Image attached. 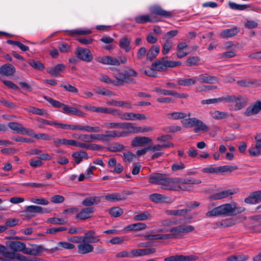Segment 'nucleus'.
I'll return each mask as SVG.
<instances>
[{
    "label": "nucleus",
    "instance_id": "nucleus-26",
    "mask_svg": "<svg viewBox=\"0 0 261 261\" xmlns=\"http://www.w3.org/2000/svg\"><path fill=\"white\" fill-rule=\"evenodd\" d=\"M165 174L153 173L148 178V182L151 184L161 185Z\"/></svg>",
    "mask_w": 261,
    "mask_h": 261
},
{
    "label": "nucleus",
    "instance_id": "nucleus-48",
    "mask_svg": "<svg viewBox=\"0 0 261 261\" xmlns=\"http://www.w3.org/2000/svg\"><path fill=\"white\" fill-rule=\"evenodd\" d=\"M150 199L154 202H163L165 201L167 197L163 194L153 193L149 196Z\"/></svg>",
    "mask_w": 261,
    "mask_h": 261
},
{
    "label": "nucleus",
    "instance_id": "nucleus-29",
    "mask_svg": "<svg viewBox=\"0 0 261 261\" xmlns=\"http://www.w3.org/2000/svg\"><path fill=\"white\" fill-rule=\"evenodd\" d=\"M65 69V66L63 64H58L54 67L48 69V72L51 76L55 77L61 76L60 72L63 71Z\"/></svg>",
    "mask_w": 261,
    "mask_h": 261
},
{
    "label": "nucleus",
    "instance_id": "nucleus-43",
    "mask_svg": "<svg viewBox=\"0 0 261 261\" xmlns=\"http://www.w3.org/2000/svg\"><path fill=\"white\" fill-rule=\"evenodd\" d=\"M59 51L62 53L67 54L71 51L72 45L62 42L59 44L58 46Z\"/></svg>",
    "mask_w": 261,
    "mask_h": 261
},
{
    "label": "nucleus",
    "instance_id": "nucleus-17",
    "mask_svg": "<svg viewBox=\"0 0 261 261\" xmlns=\"http://www.w3.org/2000/svg\"><path fill=\"white\" fill-rule=\"evenodd\" d=\"M32 248L26 247V245H24V248L21 251L24 254L37 256L42 253L43 249L41 245H32Z\"/></svg>",
    "mask_w": 261,
    "mask_h": 261
},
{
    "label": "nucleus",
    "instance_id": "nucleus-25",
    "mask_svg": "<svg viewBox=\"0 0 261 261\" xmlns=\"http://www.w3.org/2000/svg\"><path fill=\"white\" fill-rule=\"evenodd\" d=\"M66 34L71 37H74L76 35H86L91 34L92 32L90 29L83 30L82 29H76L71 30L65 31Z\"/></svg>",
    "mask_w": 261,
    "mask_h": 261
},
{
    "label": "nucleus",
    "instance_id": "nucleus-21",
    "mask_svg": "<svg viewBox=\"0 0 261 261\" xmlns=\"http://www.w3.org/2000/svg\"><path fill=\"white\" fill-rule=\"evenodd\" d=\"M152 140L147 137H136L132 141L131 145L133 147L143 146L151 143Z\"/></svg>",
    "mask_w": 261,
    "mask_h": 261
},
{
    "label": "nucleus",
    "instance_id": "nucleus-64",
    "mask_svg": "<svg viewBox=\"0 0 261 261\" xmlns=\"http://www.w3.org/2000/svg\"><path fill=\"white\" fill-rule=\"evenodd\" d=\"M17 259L19 261H41L40 259L35 257L25 256L18 254Z\"/></svg>",
    "mask_w": 261,
    "mask_h": 261
},
{
    "label": "nucleus",
    "instance_id": "nucleus-46",
    "mask_svg": "<svg viewBox=\"0 0 261 261\" xmlns=\"http://www.w3.org/2000/svg\"><path fill=\"white\" fill-rule=\"evenodd\" d=\"M125 148V147L123 145L119 143H115L108 147L107 149L111 152H116L124 150Z\"/></svg>",
    "mask_w": 261,
    "mask_h": 261
},
{
    "label": "nucleus",
    "instance_id": "nucleus-5",
    "mask_svg": "<svg viewBox=\"0 0 261 261\" xmlns=\"http://www.w3.org/2000/svg\"><path fill=\"white\" fill-rule=\"evenodd\" d=\"M182 181V180H181V178L168 177L167 175L165 174V176L163 179L162 184L161 185V187L162 189L164 190L175 191L176 189L178 188V187L176 186V184Z\"/></svg>",
    "mask_w": 261,
    "mask_h": 261
},
{
    "label": "nucleus",
    "instance_id": "nucleus-61",
    "mask_svg": "<svg viewBox=\"0 0 261 261\" xmlns=\"http://www.w3.org/2000/svg\"><path fill=\"white\" fill-rule=\"evenodd\" d=\"M169 231L172 233L174 239L180 238V233H181V232L179 225L172 227Z\"/></svg>",
    "mask_w": 261,
    "mask_h": 261
},
{
    "label": "nucleus",
    "instance_id": "nucleus-59",
    "mask_svg": "<svg viewBox=\"0 0 261 261\" xmlns=\"http://www.w3.org/2000/svg\"><path fill=\"white\" fill-rule=\"evenodd\" d=\"M46 222L53 224L63 225L66 222L63 219L56 217L49 218L47 219Z\"/></svg>",
    "mask_w": 261,
    "mask_h": 261
},
{
    "label": "nucleus",
    "instance_id": "nucleus-34",
    "mask_svg": "<svg viewBox=\"0 0 261 261\" xmlns=\"http://www.w3.org/2000/svg\"><path fill=\"white\" fill-rule=\"evenodd\" d=\"M147 227V225L144 223H137L129 225L124 228V230L126 231H139L145 229Z\"/></svg>",
    "mask_w": 261,
    "mask_h": 261
},
{
    "label": "nucleus",
    "instance_id": "nucleus-44",
    "mask_svg": "<svg viewBox=\"0 0 261 261\" xmlns=\"http://www.w3.org/2000/svg\"><path fill=\"white\" fill-rule=\"evenodd\" d=\"M163 48L162 54L163 55L168 54L173 46V42L171 40L166 39L165 42L162 44Z\"/></svg>",
    "mask_w": 261,
    "mask_h": 261
},
{
    "label": "nucleus",
    "instance_id": "nucleus-47",
    "mask_svg": "<svg viewBox=\"0 0 261 261\" xmlns=\"http://www.w3.org/2000/svg\"><path fill=\"white\" fill-rule=\"evenodd\" d=\"M109 214L111 217L117 218L121 216L123 213V210L118 206L111 207L109 211Z\"/></svg>",
    "mask_w": 261,
    "mask_h": 261
},
{
    "label": "nucleus",
    "instance_id": "nucleus-42",
    "mask_svg": "<svg viewBox=\"0 0 261 261\" xmlns=\"http://www.w3.org/2000/svg\"><path fill=\"white\" fill-rule=\"evenodd\" d=\"M210 114L214 119L217 120L225 119L228 116L227 113L216 110L210 111Z\"/></svg>",
    "mask_w": 261,
    "mask_h": 261
},
{
    "label": "nucleus",
    "instance_id": "nucleus-49",
    "mask_svg": "<svg viewBox=\"0 0 261 261\" xmlns=\"http://www.w3.org/2000/svg\"><path fill=\"white\" fill-rule=\"evenodd\" d=\"M200 59L197 56L189 57L186 61V65L189 67L199 65Z\"/></svg>",
    "mask_w": 261,
    "mask_h": 261
},
{
    "label": "nucleus",
    "instance_id": "nucleus-33",
    "mask_svg": "<svg viewBox=\"0 0 261 261\" xmlns=\"http://www.w3.org/2000/svg\"><path fill=\"white\" fill-rule=\"evenodd\" d=\"M130 42L131 39L124 36L120 39L119 46L121 48L124 49L126 53H128L131 49L130 47Z\"/></svg>",
    "mask_w": 261,
    "mask_h": 261
},
{
    "label": "nucleus",
    "instance_id": "nucleus-11",
    "mask_svg": "<svg viewBox=\"0 0 261 261\" xmlns=\"http://www.w3.org/2000/svg\"><path fill=\"white\" fill-rule=\"evenodd\" d=\"M260 111H261V101L258 100L247 107L244 114L249 117L256 115Z\"/></svg>",
    "mask_w": 261,
    "mask_h": 261
},
{
    "label": "nucleus",
    "instance_id": "nucleus-41",
    "mask_svg": "<svg viewBox=\"0 0 261 261\" xmlns=\"http://www.w3.org/2000/svg\"><path fill=\"white\" fill-rule=\"evenodd\" d=\"M189 211H190V210H188L187 208L181 210H170L166 211V213L168 215L184 216L186 215Z\"/></svg>",
    "mask_w": 261,
    "mask_h": 261
},
{
    "label": "nucleus",
    "instance_id": "nucleus-39",
    "mask_svg": "<svg viewBox=\"0 0 261 261\" xmlns=\"http://www.w3.org/2000/svg\"><path fill=\"white\" fill-rule=\"evenodd\" d=\"M248 151L250 155L252 156H258L261 154V145L258 143H256L249 148Z\"/></svg>",
    "mask_w": 261,
    "mask_h": 261
},
{
    "label": "nucleus",
    "instance_id": "nucleus-19",
    "mask_svg": "<svg viewBox=\"0 0 261 261\" xmlns=\"http://www.w3.org/2000/svg\"><path fill=\"white\" fill-rule=\"evenodd\" d=\"M155 252L156 249L154 248H148L132 250V253L133 256H134V257L149 255L150 254L154 253Z\"/></svg>",
    "mask_w": 261,
    "mask_h": 261
},
{
    "label": "nucleus",
    "instance_id": "nucleus-38",
    "mask_svg": "<svg viewBox=\"0 0 261 261\" xmlns=\"http://www.w3.org/2000/svg\"><path fill=\"white\" fill-rule=\"evenodd\" d=\"M251 4H238L235 3L229 2V8L232 10L244 11L251 8Z\"/></svg>",
    "mask_w": 261,
    "mask_h": 261
},
{
    "label": "nucleus",
    "instance_id": "nucleus-28",
    "mask_svg": "<svg viewBox=\"0 0 261 261\" xmlns=\"http://www.w3.org/2000/svg\"><path fill=\"white\" fill-rule=\"evenodd\" d=\"M105 199L111 202H116L124 200L126 199V196L121 195L119 193H113L111 194H108L103 196Z\"/></svg>",
    "mask_w": 261,
    "mask_h": 261
},
{
    "label": "nucleus",
    "instance_id": "nucleus-27",
    "mask_svg": "<svg viewBox=\"0 0 261 261\" xmlns=\"http://www.w3.org/2000/svg\"><path fill=\"white\" fill-rule=\"evenodd\" d=\"M160 47L159 45H152L147 51L146 60L152 61L159 54Z\"/></svg>",
    "mask_w": 261,
    "mask_h": 261
},
{
    "label": "nucleus",
    "instance_id": "nucleus-9",
    "mask_svg": "<svg viewBox=\"0 0 261 261\" xmlns=\"http://www.w3.org/2000/svg\"><path fill=\"white\" fill-rule=\"evenodd\" d=\"M228 214V204H222L215 207L206 213V217H214L218 216H227Z\"/></svg>",
    "mask_w": 261,
    "mask_h": 261
},
{
    "label": "nucleus",
    "instance_id": "nucleus-53",
    "mask_svg": "<svg viewBox=\"0 0 261 261\" xmlns=\"http://www.w3.org/2000/svg\"><path fill=\"white\" fill-rule=\"evenodd\" d=\"M27 111L40 116H46L47 114V112L45 110L37 108L34 107H30L28 108Z\"/></svg>",
    "mask_w": 261,
    "mask_h": 261
},
{
    "label": "nucleus",
    "instance_id": "nucleus-30",
    "mask_svg": "<svg viewBox=\"0 0 261 261\" xmlns=\"http://www.w3.org/2000/svg\"><path fill=\"white\" fill-rule=\"evenodd\" d=\"M194 123V131L195 133H198L199 132H207L208 130V126L204 123L202 121L195 118Z\"/></svg>",
    "mask_w": 261,
    "mask_h": 261
},
{
    "label": "nucleus",
    "instance_id": "nucleus-36",
    "mask_svg": "<svg viewBox=\"0 0 261 261\" xmlns=\"http://www.w3.org/2000/svg\"><path fill=\"white\" fill-rule=\"evenodd\" d=\"M197 82V77H194L189 79H179L177 83L178 85L188 87L194 85Z\"/></svg>",
    "mask_w": 261,
    "mask_h": 261
},
{
    "label": "nucleus",
    "instance_id": "nucleus-15",
    "mask_svg": "<svg viewBox=\"0 0 261 261\" xmlns=\"http://www.w3.org/2000/svg\"><path fill=\"white\" fill-rule=\"evenodd\" d=\"M95 211V208L93 207H87L81 210V212L79 213L76 218L82 220H85L90 218L92 217V215Z\"/></svg>",
    "mask_w": 261,
    "mask_h": 261
},
{
    "label": "nucleus",
    "instance_id": "nucleus-32",
    "mask_svg": "<svg viewBox=\"0 0 261 261\" xmlns=\"http://www.w3.org/2000/svg\"><path fill=\"white\" fill-rule=\"evenodd\" d=\"M105 133L107 141L111 139L125 137V133L116 130H107Z\"/></svg>",
    "mask_w": 261,
    "mask_h": 261
},
{
    "label": "nucleus",
    "instance_id": "nucleus-22",
    "mask_svg": "<svg viewBox=\"0 0 261 261\" xmlns=\"http://www.w3.org/2000/svg\"><path fill=\"white\" fill-rule=\"evenodd\" d=\"M121 128L126 129V130L121 131L125 133V137L129 134L138 133V126H135L133 123L121 122Z\"/></svg>",
    "mask_w": 261,
    "mask_h": 261
},
{
    "label": "nucleus",
    "instance_id": "nucleus-12",
    "mask_svg": "<svg viewBox=\"0 0 261 261\" xmlns=\"http://www.w3.org/2000/svg\"><path fill=\"white\" fill-rule=\"evenodd\" d=\"M83 243L91 244L101 242L99 237L96 235V232L93 229L87 231L83 236Z\"/></svg>",
    "mask_w": 261,
    "mask_h": 261
},
{
    "label": "nucleus",
    "instance_id": "nucleus-8",
    "mask_svg": "<svg viewBox=\"0 0 261 261\" xmlns=\"http://www.w3.org/2000/svg\"><path fill=\"white\" fill-rule=\"evenodd\" d=\"M75 54L79 59L86 62H90L93 58L91 51L89 49L83 47H77Z\"/></svg>",
    "mask_w": 261,
    "mask_h": 261
},
{
    "label": "nucleus",
    "instance_id": "nucleus-56",
    "mask_svg": "<svg viewBox=\"0 0 261 261\" xmlns=\"http://www.w3.org/2000/svg\"><path fill=\"white\" fill-rule=\"evenodd\" d=\"M248 258V255L244 254H236L229 256V261H246Z\"/></svg>",
    "mask_w": 261,
    "mask_h": 261
},
{
    "label": "nucleus",
    "instance_id": "nucleus-1",
    "mask_svg": "<svg viewBox=\"0 0 261 261\" xmlns=\"http://www.w3.org/2000/svg\"><path fill=\"white\" fill-rule=\"evenodd\" d=\"M150 15L145 14L138 15L135 17V20L137 23L143 24L147 22H156L159 20L153 15H156L161 17L170 18L173 16L172 12L168 11L163 9L160 6L154 5L149 8Z\"/></svg>",
    "mask_w": 261,
    "mask_h": 261
},
{
    "label": "nucleus",
    "instance_id": "nucleus-23",
    "mask_svg": "<svg viewBox=\"0 0 261 261\" xmlns=\"http://www.w3.org/2000/svg\"><path fill=\"white\" fill-rule=\"evenodd\" d=\"M16 72L14 66L10 64H5L0 67V74L5 76H13Z\"/></svg>",
    "mask_w": 261,
    "mask_h": 261
},
{
    "label": "nucleus",
    "instance_id": "nucleus-31",
    "mask_svg": "<svg viewBox=\"0 0 261 261\" xmlns=\"http://www.w3.org/2000/svg\"><path fill=\"white\" fill-rule=\"evenodd\" d=\"M228 101V97H221L219 98L204 99L201 100V103L202 105L216 104L221 102H227Z\"/></svg>",
    "mask_w": 261,
    "mask_h": 261
},
{
    "label": "nucleus",
    "instance_id": "nucleus-45",
    "mask_svg": "<svg viewBox=\"0 0 261 261\" xmlns=\"http://www.w3.org/2000/svg\"><path fill=\"white\" fill-rule=\"evenodd\" d=\"M107 103L108 105H112L120 107H125L128 109L131 108L132 107L131 105L127 101L111 100L108 101Z\"/></svg>",
    "mask_w": 261,
    "mask_h": 261
},
{
    "label": "nucleus",
    "instance_id": "nucleus-6",
    "mask_svg": "<svg viewBox=\"0 0 261 261\" xmlns=\"http://www.w3.org/2000/svg\"><path fill=\"white\" fill-rule=\"evenodd\" d=\"M44 99L48 101L53 107L56 108H62V112L67 115H73L75 108L69 107L59 101L56 100L52 98L47 96H44Z\"/></svg>",
    "mask_w": 261,
    "mask_h": 261
},
{
    "label": "nucleus",
    "instance_id": "nucleus-40",
    "mask_svg": "<svg viewBox=\"0 0 261 261\" xmlns=\"http://www.w3.org/2000/svg\"><path fill=\"white\" fill-rule=\"evenodd\" d=\"M217 80L216 77L213 76H206L204 74H200L197 77V81L200 83L211 84L214 83Z\"/></svg>",
    "mask_w": 261,
    "mask_h": 261
},
{
    "label": "nucleus",
    "instance_id": "nucleus-2",
    "mask_svg": "<svg viewBox=\"0 0 261 261\" xmlns=\"http://www.w3.org/2000/svg\"><path fill=\"white\" fill-rule=\"evenodd\" d=\"M168 57H163L155 60L151 64V67L158 71L164 72L167 68H173L181 65L182 63L178 61L168 60Z\"/></svg>",
    "mask_w": 261,
    "mask_h": 261
},
{
    "label": "nucleus",
    "instance_id": "nucleus-35",
    "mask_svg": "<svg viewBox=\"0 0 261 261\" xmlns=\"http://www.w3.org/2000/svg\"><path fill=\"white\" fill-rule=\"evenodd\" d=\"M8 127L12 130L16 132L18 134H22L23 132L25 130V127L22 124L16 122H10L8 124Z\"/></svg>",
    "mask_w": 261,
    "mask_h": 261
},
{
    "label": "nucleus",
    "instance_id": "nucleus-58",
    "mask_svg": "<svg viewBox=\"0 0 261 261\" xmlns=\"http://www.w3.org/2000/svg\"><path fill=\"white\" fill-rule=\"evenodd\" d=\"M60 87L63 88L66 91L69 92L77 93L79 92V90L77 88L70 85L68 83H67L65 85L61 84L60 85Z\"/></svg>",
    "mask_w": 261,
    "mask_h": 261
},
{
    "label": "nucleus",
    "instance_id": "nucleus-18",
    "mask_svg": "<svg viewBox=\"0 0 261 261\" xmlns=\"http://www.w3.org/2000/svg\"><path fill=\"white\" fill-rule=\"evenodd\" d=\"M96 61L106 65L119 66V61L115 58L111 56L99 57L96 59Z\"/></svg>",
    "mask_w": 261,
    "mask_h": 261
},
{
    "label": "nucleus",
    "instance_id": "nucleus-13",
    "mask_svg": "<svg viewBox=\"0 0 261 261\" xmlns=\"http://www.w3.org/2000/svg\"><path fill=\"white\" fill-rule=\"evenodd\" d=\"M83 107L87 111L105 114H113L117 111V110L105 107H96L90 106H84Z\"/></svg>",
    "mask_w": 261,
    "mask_h": 261
},
{
    "label": "nucleus",
    "instance_id": "nucleus-55",
    "mask_svg": "<svg viewBox=\"0 0 261 261\" xmlns=\"http://www.w3.org/2000/svg\"><path fill=\"white\" fill-rule=\"evenodd\" d=\"M150 218L151 214L148 212H145L134 216L133 219L135 221H144Z\"/></svg>",
    "mask_w": 261,
    "mask_h": 261
},
{
    "label": "nucleus",
    "instance_id": "nucleus-20",
    "mask_svg": "<svg viewBox=\"0 0 261 261\" xmlns=\"http://www.w3.org/2000/svg\"><path fill=\"white\" fill-rule=\"evenodd\" d=\"M103 196H100L87 197L82 201V204L85 206L91 207L92 205L99 204Z\"/></svg>",
    "mask_w": 261,
    "mask_h": 261
},
{
    "label": "nucleus",
    "instance_id": "nucleus-52",
    "mask_svg": "<svg viewBox=\"0 0 261 261\" xmlns=\"http://www.w3.org/2000/svg\"><path fill=\"white\" fill-rule=\"evenodd\" d=\"M228 196V191H223L215 193L210 196L211 200H219Z\"/></svg>",
    "mask_w": 261,
    "mask_h": 261
},
{
    "label": "nucleus",
    "instance_id": "nucleus-24",
    "mask_svg": "<svg viewBox=\"0 0 261 261\" xmlns=\"http://www.w3.org/2000/svg\"><path fill=\"white\" fill-rule=\"evenodd\" d=\"M78 253L81 254H86L92 252L94 247L89 243H82L77 246Z\"/></svg>",
    "mask_w": 261,
    "mask_h": 261
},
{
    "label": "nucleus",
    "instance_id": "nucleus-60",
    "mask_svg": "<svg viewBox=\"0 0 261 261\" xmlns=\"http://www.w3.org/2000/svg\"><path fill=\"white\" fill-rule=\"evenodd\" d=\"M18 253H16L13 252H9L5 251V252L3 254V256L5 257L7 260L12 261L14 259H17L18 258Z\"/></svg>",
    "mask_w": 261,
    "mask_h": 261
},
{
    "label": "nucleus",
    "instance_id": "nucleus-54",
    "mask_svg": "<svg viewBox=\"0 0 261 261\" xmlns=\"http://www.w3.org/2000/svg\"><path fill=\"white\" fill-rule=\"evenodd\" d=\"M122 157L125 162L130 163L136 158V155L130 151H127L123 153Z\"/></svg>",
    "mask_w": 261,
    "mask_h": 261
},
{
    "label": "nucleus",
    "instance_id": "nucleus-50",
    "mask_svg": "<svg viewBox=\"0 0 261 261\" xmlns=\"http://www.w3.org/2000/svg\"><path fill=\"white\" fill-rule=\"evenodd\" d=\"M114 76L117 80L116 83L115 84L116 85H123L125 79V75L124 72L123 73L118 71V72L114 74Z\"/></svg>",
    "mask_w": 261,
    "mask_h": 261
},
{
    "label": "nucleus",
    "instance_id": "nucleus-4",
    "mask_svg": "<svg viewBox=\"0 0 261 261\" xmlns=\"http://www.w3.org/2000/svg\"><path fill=\"white\" fill-rule=\"evenodd\" d=\"M247 103V99L242 96H229V107L231 110H240Z\"/></svg>",
    "mask_w": 261,
    "mask_h": 261
},
{
    "label": "nucleus",
    "instance_id": "nucleus-51",
    "mask_svg": "<svg viewBox=\"0 0 261 261\" xmlns=\"http://www.w3.org/2000/svg\"><path fill=\"white\" fill-rule=\"evenodd\" d=\"M28 63L35 69L42 70L44 68V65L39 61L31 59L29 60Z\"/></svg>",
    "mask_w": 261,
    "mask_h": 261
},
{
    "label": "nucleus",
    "instance_id": "nucleus-62",
    "mask_svg": "<svg viewBox=\"0 0 261 261\" xmlns=\"http://www.w3.org/2000/svg\"><path fill=\"white\" fill-rule=\"evenodd\" d=\"M121 122H105L103 124V126L108 128H121Z\"/></svg>",
    "mask_w": 261,
    "mask_h": 261
},
{
    "label": "nucleus",
    "instance_id": "nucleus-3",
    "mask_svg": "<svg viewBox=\"0 0 261 261\" xmlns=\"http://www.w3.org/2000/svg\"><path fill=\"white\" fill-rule=\"evenodd\" d=\"M245 211V208L240 206L235 202L229 203V226L240 222L242 219L245 220L246 217H241L240 214Z\"/></svg>",
    "mask_w": 261,
    "mask_h": 261
},
{
    "label": "nucleus",
    "instance_id": "nucleus-16",
    "mask_svg": "<svg viewBox=\"0 0 261 261\" xmlns=\"http://www.w3.org/2000/svg\"><path fill=\"white\" fill-rule=\"evenodd\" d=\"M6 245L14 252H21L24 248L25 243L18 241H8Z\"/></svg>",
    "mask_w": 261,
    "mask_h": 261
},
{
    "label": "nucleus",
    "instance_id": "nucleus-10",
    "mask_svg": "<svg viewBox=\"0 0 261 261\" xmlns=\"http://www.w3.org/2000/svg\"><path fill=\"white\" fill-rule=\"evenodd\" d=\"M70 129L85 131L89 133H99L102 129L99 126H92L90 125H82L80 124L70 125Z\"/></svg>",
    "mask_w": 261,
    "mask_h": 261
},
{
    "label": "nucleus",
    "instance_id": "nucleus-37",
    "mask_svg": "<svg viewBox=\"0 0 261 261\" xmlns=\"http://www.w3.org/2000/svg\"><path fill=\"white\" fill-rule=\"evenodd\" d=\"M72 156L74 158V161L76 164H80L84 158L88 159L87 152L84 151L73 152Z\"/></svg>",
    "mask_w": 261,
    "mask_h": 261
},
{
    "label": "nucleus",
    "instance_id": "nucleus-14",
    "mask_svg": "<svg viewBox=\"0 0 261 261\" xmlns=\"http://www.w3.org/2000/svg\"><path fill=\"white\" fill-rule=\"evenodd\" d=\"M25 212L31 216H34L36 213H48L50 211L47 208H43L39 206L30 205L25 208Z\"/></svg>",
    "mask_w": 261,
    "mask_h": 261
},
{
    "label": "nucleus",
    "instance_id": "nucleus-63",
    "mask_svg": "<svg viewBox=\"0 0 261 261\" xmlns=\"http://www.w3.org/2000/svg\"><path fill=\"white\" fill-rule=\"evenodd\" d=\"M64 200L65 197L60 195H55L50 197V201L53 203H61Z\"/></svg>",
    "mask_w": 261,
    "mask_h": 261
},
{
    "label": "nucleus",
    "instance_id": "nucleus-57",
    "mask_svg": "<svg viewBox=\"0 0 261 261\" xmlns=\"http://www.w3.org/2000/svg\"><path fill=\"white\" fill-rule=\"evenodd\" d=\"M46 124L49 125H55L57 126L58 127H60L62 129H70V125L66 124L64 123H59L53 121H50L46 120Z\"/></svg>",
    "mask_w": 261,
    "mask_h": 261
},
{
    "label": "nucleus",
    "instance_id": "nucleus-7",
    "mask_svg": "<svg viewBox=\"0 0 261 261\" xmlns=\"http://www.w3.org/2000/svg\"><path fill=\"white\" fill-rule=\"evenodd\" d=\"M181 180H182V182L176 184L178 188H176L175 191H190L192 187L190 186H185V185H198L201 182L200 179H195L194 178H181Z\"/></svg>",
    "mask_w": 261,
    "mask_h": 261
}]
</instances>
